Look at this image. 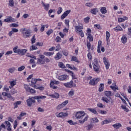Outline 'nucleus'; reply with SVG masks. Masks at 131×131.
I'll list each match as a JSON object with an SVG mask.
<instances>
[{
    "mask_svg": "<svg viewBox=\"0 0 131 131\" xmlns=\"http://www.w3.org/2000/svg\"><path fill=\"white\" fill-rule=\"evenodd\" d=\"M85 115V113H84V112H78L75 115V117L77 118V119H83L82 120H79V123L82 124L84 123L86 120H88V117H84Z\"/></svg>",
    "mask_w": 131,
    "mask_h": 131,
    "instance_id": "obj_1",
    "label": "nucleus"
},
{
    "mask_svg": "<svg viewBox=\"0 0 131 131\" xmlns=\"http://www.w3.org/2000/svg\"><path fill=\"white\" fill-rule=\"evenodd\" d=\"M47 96H34L32 97H29V98L27 100V104L29 107H31L32 104L35 103V99H46Z\"/></svg>",
    "mask_w": 131,
    "mask_h": 131,
    "instance_id": "obj_2",
    "label": "nucleus"
},
{
    "mask_svg": "<svg viewBox=\"0 0 131 131\" xmlns=\"http://www.w3.org/2000/svg\"><path fill=\"white\" fill-rule=\"evenodd\" d=\"M7 99L10 101H15V98L13 97L10 94L7 92H2V93H0V100L6 101V100H7Z\"/></svg>",
    "mask_w": 131,
    "mask_h": 131,
    "instance_id": "obj_3",
    "label": "nucleus"
},
{
    "mask_svg": "<svg viewBox=\"0 0 131 131\" xmlns=\"http://www.w3.org/2000/svg\"><path fill=\"white\" fill-rule=\"evenodd\" d=\"M104 94L105 96L102 97L101 100L103 102L106 103V104H109V103H110V100L108 98H111L110 97L113 96V95H112V92L106 91L104 92Z\"/></svg>",
    "mask_w": 131,
    "mask_h": 131,
    "instance_id": "obj_4",
    "label": "nucleus"
},
{
    "mask_svg": "<svg viewBox=\"0 0 131 131\" xmlns=\"http://www.w3.org/2000/svg\"><path fill=\"white\" fill-rule=\"evenodd\" d=\"M20 31L21 32L23 37L24 38H28L31 36V33H32V31L30 29H27L26 28H21L20 30Z\"/></svg>",
    "mask_w": 131,
    "mask_h": 131,
    "instance_id": "obj_5",
    "label": "nucleus"
},
{
    "mask_svg": "<svg viewBox=\"0 0 131 131\" xmlns=\"http://www.w3.org/2000/svg\"><path fill=\"white\" fill-rule=\"evenodd\" d=\"M92 65L93 70L96 72V73H100V64H99V61L97 58L94 59Z\"/></svg>",
    "mask_w": 131,
    "mask_h": 131,
    "instance_id": "obj_6",
    "label": "nucleus"
},
{
    "mask_svg": "<svg viewBox=\"0 0 131 131\" xmlns=\"http://www.w3.org/2000/svg\"><path fill=\"white\" fill-rule=\"evenodd\" d=\"M36 84V79L34 78H32L31 80V84L30 86L34 88V89H36V90H39V91H43L45 90V87L42 86H37Z\"/></svg>",
    "mask_w": 131,
    "mask_h": 131,
    "instance_id": "obj_7",
    "label": "nucleus"
},
{
    "mask_svg": "<svg viewBox=\"0 0 131 131\" xmlns=\"http://www.w3.org/2000/svg\"><path fill=\"white\" fill-rule=\"evenodd\" d=\"M75 32L76 33H78V34L80 35V36L81 37H84V33H83V31H82V29H83V26H75Z\"/></svg>",
    "mask_w": 131,
    "mask_h": 131,
    "instance_id": "obj_8",
    "label": "nucleus"
},
{
    "mask_svg": "<svg viewBox=\"0 0 131 131\" xmlns=\"http://www.w3.org/2000/svg\"><path fill=\"white\" fill-rule=\"evenodd\" d=\"M85 34L87 36V38L90 42L94 41V37H93V35H92V30L91 28L87 29Z\"/></svg>",
    "mask_w": 131,
    "mask_h": 131,
    "instance_id": "obj_9",
    "label": "nucleus"
},
{
    "mask_svg": "<svg viewBox=\"0 0 131 131\" xmlns=\"http://www.w3.org/2000/svg\"><path fill=\"white\" fill-rule=\"evenodd\" d=\"M24 88L26 90V92L30 93V94H35V93H36V91L30 88L28 84H24Z\"/></svg>",
    "mask_w": 131,
    "mask_h": 131,
    "instance_id": "obj_10",
    "label": "nucleus"
},
{
    "mask_svg": "<svg viewBox=\"0 0 131 131\" xmlns=\"http://www.w3.org/2000/svg\"><path fill=\"white\" fill-rule=\"evenodd\" d=\"M45 58H46V56L40 54L39 55V58H37V64H38L39 65H43V64H45Z\"/></svg>",
    "mask_w": 131,
    "mask_h": 131,
    "instance_id": "obj_11",
    "label": "nucleus"
},
{
    "mask_svg": "<svg viewBox=\"0 0 131 131\" xmlns=\"http://www.w3.org/2000/svg\"><path fill=\"white\" fill-rule=\"evenodd\" d=\"M99 81H100V78H93L92 79H91L90 81H89V84H90V85H97V84H98V82H99Z\"/></svg>",
    "mask_w": 131,
    "mask_h": 131,
    "instance_id": "obj_12",
    "label": "nucleus"
},
{
    "mask_svg": "<svg viewBox=\"0 0 131 131\" xmlns=\"http://www.w3.org/2000/svg\"><path fill=\"white\" fill-rule=\"evenodd\" d=\"M64 85L66 88H69L71 89V88H75V86H76V84L74 83L73 80H71L69 82L64 83Z\"/></svg>",
    "mask_w": 131,
    "mask_h": 131,
    "instance_id": "obj_13",
    "label": "nucleus"
},
{
    "mask_svg": "<svg viewBox=\"0 0 131 131\" xmlns=\"http://www.w3.org/2000/svg\"><path fill=\"white\" fill-rule=\"evenodd\" d=\"M59 83H60V82L58 81L51 80L50 81V87L53 90H56V89H58V86H54V84H59Z\"/></svg>",
    "mask_w": 131,
    "mask_h": 131,
    "instance_id": "obj_14",
    "label": "nucleus"
},
{
    "mask_svg": "<svg viewBox=\"0 0 131 131\" xmlns=\"http://www.w3.org/2000/svg\"><path fill=\"white\" fill-rule=\"evenodd\" d=\"M103 62L105 66L106 70H108L109 67H110V63L109 62V60H108V58L106 57H104L103 58Z\"/></svg>",
    "mask_w": 131,
    "mask_h": 131,
    "instance_id": "obj_15",
    "label": "nucleus"
},
{
    "mask_svg": "<svg viewBox=\"0 0 131 131\" xmlns=\"http://www.w3.org/2000/svg\"><path fill=\"white\" fill-rule=\"evenodd\" d=\"M56 115L58 118H64V117L68 116V114H67V113L61 112L59 114H58V113H56Z\"/></svg>",
    "mask_w": 131,
    "mask_h": 131,
    "instance_id": "obj_16",
    "label": "nucleus"
},
{
    "mask_svg": "<svg viewBox=\"0 0 131 131\" xmlns=\"http://www.w3.org/2000/svg\"><path fill=\"white\" fill-rule=\"evenodd\" d=\"M71 13V10H68L66 11L61 16V20H64Z\"/></svg>",
    "mask_w": 131,
    "mask_h": 131,
    "instance_id": "obj_17",
    "label": "nucleus"
},
{
    "mask_svg": "<svg viewBox=\"0 0 131 131\" xmlns=\"http://www.w3.org/2000/svg\"><path fill=\"white\" fill-rule=\"evenodd\" d=\"M103 47V42L101 40H99L98 42V46L97 48V53L101 54V48Z\"/></svg>",
    "mask_w": 131,
    "mask_h": 131,
    "instance_id": "obj_18",
    "label": "nucleus"
},
{
    "mask_svg": "<svg viewBox=\"0 0 131 131\" xmlns=\"http://www.w3.org/2000/svg\"><path fill=\"white\" fill-rule=\"evenodd\" d=\"M65 71L69 73L70 75L72 76V79H77V77H76V76L75 75V74H74V73H73V72L68 69H65Z\"/></svg>",
    "mask_w": 131,
    "mask_h": 131,
    "instance_id": "obj_19",
    "label": "nucleus"
},
{
    "mask_svg": "<svg viewBox=\"0 0 131 131\" xmlns=\"http://www.w3.org/2000/svg\"><path fill=\"white\" fill-rule=\"evenodd\" d=\"M27 49H18V54L20 55V56H24L25 54L27 53Z\"/></svg>",
    "mask_w": 131,
    "mask_h": 131,
    "instance_id": "obj_20",
    "label": "nucleus"
},
{
    "mask_svg": "<svg viewBox=\"0 0 131 131\" xmlns=\"http://www.w3.org/2000/svg\"><path fill=\"white\" fill-rule=\"evenodd\" d=\"M4 22L7 23H12V22H15V18H13L12 16H8L7 18H5L4 20Z\"/></svg>",
    "mask_w": 131,
    "mask_h": 131,
    "instance_id": "obj_21",
    "label": "nucleus"
},
{
    "mask_svg": "<svg viewBox=\"0 0 131 131\" xmlns=\"http://www.w3.org/2000/svg\"><path fill=\"white\" fill-rule=\"evenodd\" d=\"M49 96L54 99H59V98H60V94L57 92L54 93V94L49 95Z\"/></svg>",
    "mask_w": 131,
    "mask_h": 131,
    "instance_id": "obj_22",
    "label": "nucleus"
},
{
    "mask_svg": "<svg viewBox=\"0 0 131 131\" xmlns=\"http://www.w3.org/2000/svg\"><path fill=\"white\" fill-rule=\"evenodd\" d=\"M66 67H67V68H69L70 69H71V70H75L76 71H77L78 70V69H77L76 67H75L73 65L71 66L69 63H67L66 64Z\"/></svg>",
    "mask_w": 131,
    "mask_h": 131,
    "instance_id": "obj_23",
    "label": "nucleus"
},
{
    "mask_svg": "<svg viewBox=\"0 0 131 131\" xmlns=\"http://www.w3.org/2000/svg\"><path fill=\"white\" fill-rule=\"evenodd\" d=\"M67 78H68V76L67 75H62L58 77L59 80H65V79H67Z\"/></svg>",
    "mask_w": 131,
    "mask_h": 131,
    "instance_id": "obj_24",
    "label": "nucleus"
},
{
    "mask_svg": "<svg viewBox=\"0 0 131 131\" xmlns=\"http://www.w3.org/2000/svg\"><path fill=\"white\" fill-rule=\"evenodd\" d=\"M41 5L43 7L45 10L49 11V8H50V4H45V3H43V2H42Z\"/></svg>",
    "mask_w": 131,
    "mask_h": 131,
    "instance_id": "obj_25",
    "label": "nucleus"
},
{
    "mask_svg": "<svg viewBox=\"0 0 131 131\" xmlns=\"http://www.w3.org/2000/svg\"><path fill=\"white\" fill-rule=\"evenodd\" d=\"M114 30H115L116 32H118V31H123V29H122L120 25H117V26L114 28Z\"/></svg>",
    "mask_w": 131,
    "mask_h": 131,
    "instance_id": "obj_26",
    "label": "nucleus"
},
{
    "mask_svg": "<svg viewBox=\"0 0 131 131\" xmlns=\"http://www.w3.org/2000/svg\"><path fill=\"white\" fill-rule=\"evenodd\" d=\"M90 12L91 14H93V15H97L99 12V10H98V8H93L91 10Z\"/></svg>",
    "mask_w": 131,
    "mask_h": 131,
    "instance_id": "obj_27",
    "label": "nucleus"
},
{
    "mask_svg": "<svg viewBox=\"0 0 131 131\" xmlns=\"http://www.w3.org/2000/svg\"><path fill=\"white\" fill-rule=\"evenodd\" d=\"M61 58H62V54H60V52H58L54 57V59L56 61L60 60Z\"/></svg>",
    "mask_w": 131,
    "mask_h": 131,
    "instance_id": "obj_28",
    "label": "nucleus"
},
{
    "mask_svg": "<svg viewBox=\"0 0 131 131\" xmlns=\"http://www.w3.org/2000/svg\"><path fill=\"white\" fill-rule=\"evenodd\" d=\"M114 128L116 129H118V128H120L122 126V125L120 123H117L112 125Z\"/></svg>",
    "mask_w": 131,
    "mask_h": 131,
    "instance_id": "obj_29",
    "label": "nucleus"
},
{
    "mask_svg": "<svg viewBox=\"0 0 131 131\" xmlns=\"http://www.w3.org/2000/svg\"><path fill=\"white\" fill-rule=\"evenodd\" d=\"M71 61H74L76 63H78V64H79V63H80V61H79V60L77 59V57H76V56H72L71 57Z\"/></svg>",
    "mask_w": 131,
    "mask_h": 131,
    "instance_id": "obj_30",
    "label": "nucleus"
},
{
    "mask_svg": "<svg viewBox=\"0 0 131 131\" xmlns=\"http://www.w3.org/2000/svg\"><path fill=\"white\" fill-rule=\"evenodd\" d=\"M104 83H100L99 86L98 92L102 93L104 91Z\"/></svg>",
    "mask_w": 131,
    "mask_h": 131,
    "instance_id": "obj_31",
    "label": "nucleus"
},
{
    "mask_svg": "<svg viewBox=\"0 0 131 131\" xmlns=\"http://www.w3.org/2000/svg\"><path fill=\"white\" fill-rule=\"evenodd\" d=\"M122 43H126L127 42V37L125 35H123L121 39Z\"/></svg>",
    "mask_w": 131,
    "mask_h": 131,
    "instance_id": "obj_32",
    "label": "nucleus"
},
{
    "mask_svg": "<svg viewBox=\"0 0 131 131\" xmlns=\"http://www.w3.org/2000/svg\"><path fill=\"white\" fill-rule=\"evenodd\" d=\"M87 110H88V111H90L92 113H93V114L98 115V113L97 112V111H96V108H88Z\"/></svg>",
    "mask_w": 131,
    "mask_h": 131,
    "instance_id": "obj_33",
    "label": "nucleus"
},
{
    "mask_svg": "<svg viewBox=\"0 0 131 131\" xmlns=\"http://www.w3.org/2000/svg\"><path fill=\"white\" fill-rule=\"evenodd\" d=\"M43 55H45V56H47V57H51L54 55V52H45L43 53Z\"/></svg>",
    "mask_w": 131,
    "mask_h": 131,
    "instance_id": "obj_34",
    "label": "nucleus"
},
{
    "mask_svg": "<svg viewBox=\"0 0 131 131\" xmlns=\"http://www.w3.org/2000/svg\"><path fill=\"white\" fill-rule=\"evenodd\" d=\"M100 12L101 14H107V9L106 7H101V8L100 9Z\"/></svg>",
    "mask_w": 131,
    "mask_h": 131,
    "instance_id": "obj_35",
    "label": "nucleus"
},
{
    "mask_svg": "<svg viewBox=\"0 0 131 131\" xmlns=\"http://www.w3.org/2000/svg\"><path fill=\"white\" fill-rule=\"evenodd\" d=\"M22 103V101H16L15 102L13 105L14 106V109H16V108H18V105H21Z\"/></svg>",
    "mask_w": 131,
    "mask_h": 131,
    "instance_id": "obj_36",
    "label": "nucleus"
},
{
    "mask_svg": "<svg viewBox=\"0 0 131 131\" xmlns=\"http://www.w3.org/2000/svg\"><path fill=\"white\" fill-rule=\"evenodd\" d=\"M25 115H26V113H21L19 116L17 117V119L21 120V119H22V117H23V116H25Z\"/></svg>",
    "mask_w": 131,
    "mask_h": 131,
    "instance_id": "obj_37",
    "label": "nucleus"
},
{
    "mask_svg": "<svg viewBox=\"0 0 131 131\" xmlns=\"http://www.w3.org/2000/svg\"><path fill=\"white\" fill-rule=\"evenodd\" d=\"M109 38H110V33L108 32V31H106V39L107 42H108V41H110V40H109Z\"/></svg>",
    "mask_w": 131,
    "mask_h": 131,
    "instance_id": "obj_38",
    "label": "nucleus"
},
{
    "mask_svg": "<svg viewBox=\"0 0 131 131\" xmlns=\"http://www.w3.org/2000/svg\"><path fill=\"white\" fill-rule=\"evenodd\" d=\"M110 88L113 91H114V92H116V90L118 91V90H119V88H118V86L111 85Z\"/></svg>",
    "mask_w": 131,
    "mask_h": 131,
    "instance_id": "obj_39",
    "label": "nucleus"
},
{
    "mask_svg": "<svg viewBox=\"0 0 131 131\" xmlns=\"http://www.w3.org/2000/svg\"><path fill=\"white\" fill-rule=\"evenodd\" d=\"M11 86H9L10 89H12L13 86H14V85H16V81L13 80L10 82Z\"/></svg>",
    "mask_w": 131,
    "mask_h": 131,
    "instance_id": "obj_40",
    "label": "nucleus"
},
{
    "mask_svg": "<svg viewBox=\"0 0 131 131\" xmlns=\"http://www.w3.org/2000/svg\"><path fill=\"white\" fill-rule=\"evenodd\" d=\"M121 108L124 110V111H125V112H128V111H129V110H128V108H127V107H126V106L125 105H122L121 106Z\"/></svg>",
    "mask_w": 131,
    "mask_h": 131,
    "instance_id": "obj_41",
    "label": "nucleus"
},
{
    "mask_svg": "<svg viewBox=\"0 0 131 131\" xmlns=\"http://www.w3.org/2000/svg\"><path fill=\"white\" fill-rule=\"evenodd\" d=\"M111 121H109V120H105L101 122V125H104V124H108V123H110Z\"/></svg>",
    "mask_w": 131,
    "mask_h": 131,
    "instance_id": "obj_42",
    "label": "nucleus"
},
{
    "mask_svg": "<svg viewBox=\"0 0 131 131\" xmlns=\"http://www.w3.org/2000/svg\"><path fill=\"white\" fill-rule=\"evenodd\" d=\"M58 66L59 67H60V68H62V69L66 68V67L65 66V65H64V63H63V62H59Z\"/></svg>",
    "mask_w": 131,
    "mask_h": 131,
    "instance_id": "obj_43",
    "label": "nucleus"
},
{
    "mask_svg": "<svg viewBox=\"0 0 131 131\" xmlns=\"http://www.w3.org/2000/svg\"><path fill=\"white\" fill-rule=\"evenodd\" d=\"M62 12H63V8L59 7L57 11V13L58 14V15H60V14H61Z\"/></svg>",
    "mask_w": 131,
    "mask_h": 131,
    "instance_id": "obj_44",
    "label": "nucleus"
},
{
    "mask_svg": "<svg viewBox=\"0 0 131 131\" xmlns=\"http://www.w3.org/2000/svg\"><path fill=\"white\" fill-rule=\"evenodd\" d=\"M53 32L54 31L52 29H49L48 30L46 33L48 36H50V35H51V34H52V33H53Z\"/></svg>",
    "mask_w": 131,
    "mask_h": 131,
    "instance_id": "obj_45",
    "label": "nucleus"
},
{
    "mask_svg": "<svg viewBox=\"0 0 131 131\" xmlns=\"http://www.w3.org/2000/svg\"><path fill=\"white\" fill-rule=\"evenodd\" d=\"M74 95V90L72 89L69 92V96L70 97H72V96Z\"/></svg>",
    "mask_w": 131,
    "mask_h": 131,
    "instance_id": "obj_46",
    "label": "nucleus"
},
{
    "mask_svg": "<svg viewBox=\"0 0 131 131\" xmlns=\"http://www.w3.org/2000/svg\"><path fill=\"white\" fill-rule=\"evenodd\" d=\"M90 19H91V18H90L89 16H87V17H85L84 18V22H85V23L88 24V23H89V22H90Z\"/></svg>",
    "mask_w": 131,
    "mask_h": 131,
    "instance_id": "obj_47",
    "label": "nucleus"
},
{
    "mask_svg": "<svg viewBox=\"0 0 131 131\" xmlns=\"http://www.w3.org/2000/svg\"><path fill=\"white\" fill-rule=\"evenodd\" d=\"M87 56L90 61L93 60V56H92V53H91V52L88 53Z\"/></svg>",
    "mask_w": 131,
    "mask_h": 131,
    "instance_id": "obj_48",
    "label": "nucleus"
},
{
    "mask_svg": "<svg viewBox=\"0 0 131 131\" xmlns=\"http://www.w3.org/2000/svg\"><path fill=\"white\" fill-rule=\"evenodd\" d=\"M92 120L93 123H97V122H99V120L98 118H97V117L93 118Z\"/></svg>",
    "mask_w": 131,
    "mask_h": 131,
    "instance_id": "obj_49",
    "label": "nucleus"
},
{
    "mask_svg": "<svg viewBox=\"0 0 131 131\" xmlns=\"http://www.w3.org/2000/svg\"><path fill=\"white\" fill-rule=\"evenodd\" d=\"M15 70H16V68H15V67H12L8 69V71L10 72V73H13Z\"/></svg>",
    "mask_w": 131,
    "mask_h": 131,
    "instance_id": "obj_50",
    "label": "nucleus"
},
{
    "mask_svg": "<svg viewBox=\"0 0 131 131\" xmlns=\"http://www.w3.org/2000/svg\"><path fill=\"white\" fill-rule=\"evenodd\" d=\"M35 50H37V47L35 46V45L31 46L30 51H34Z\"/></svg>",
    "mask_w": 131,
    "mask_h": 131,
    "instance_id": "obj_51",
    "label": "nucleus"
},
{
    "mask_svg": "<svg viewBox=\"0 0 131 131\" xmlns=\"http://www.w3.org/2000/svg\"><path fill=\"white\" fill-rule=\"evenodd\" d=\"M9 6H10V7H14V3L13 0H9Z\"/></svg>",
    "mask_w": 131,
    "mask_h": 131,
    "instance_id": "obj_52",
    "label": "nucleus"
},
{
    "mask_svg": "<svg viewBox=\"0 0 131 131\" xmlns=\"http://www.w3.org/2000/svg\"><path fill=\"white\" fill-rule=\"evenodd\" d=\"M61 50V45L60 44H57L56 47L55 51L56 52H58Z\"/></svg>",
    "mask_w": 131,
    "mask_h": 131,
    "instance_id": "obj_53",
    "label": "nucleus"
},
{
    "mask_svg": "<svg viewBox=\"0 0 131 131\" xmlns=\"http://www.w3.org/2000/svg\"><path fill=\"white\" fill-rule=\"evenodd\" d=\"M86 47L88 48V51H90L91 50V42L90 41L86 42Z\"/></svg>",
    "mask_w": 131,
    "mask_h": 131,
    "instance_id": "obj_54",
    "label": "nucleus"
},
{
    "mask_svg": "<svg viewBox=\"0 0 131 131\" xmlns=\"http://www.w3.org/2000/svg\"><path fill=\"white\" fill-rule=\"evenodd\" d=\"M61 40H62V39H61V37H60V36H56L55 38V41H56V42H61Z\"/></svg>",
    "mask_w": 131,
    "mask_h": 131,
    "instance_id": "obj_55",
    "label": "nucleus"
},
{
    "mask_svg": "<svg viewBox=\"0 0 131 131\" xmlns=\"http://www.w3.org/2000/svg\"><path fill=\"white\" fill-rule=\"evenodd\" d=\"M68 103H69V101L66 100L61 103V105H62V107H65V106H66V105H67V104H68Z\"/></svg>",
    "mask_w": 131,
    "mask_h": 131,
    "instance_id": "obj_56",
    "label": "nucleus"
},
{
    "mask_svg": "<svg viewBox=\"0 0 131 131\" xmlns=\"http://www.w3.org/2000/svg\"><path fill=\"white\" fill-rule=\"evenodd\" d=\"M35 40H36V39H35V35H34L31 39L32 45L35 43Z\"/></svg>",
    "mask_w": 131,
    "mask_h": 131,
    "instance_id": "obj_57",
    "label": "nucleus"
},
{
    "mask_svg": "<svg viewBox=\"0 0 131 131\" xmlns=\"http://www.w3.org/2000/svg\"><path fill=\"white\" fill-rule=\"evenodd\" d=\"M62 54L63 55H64V56L67 57V56H68V54H69V52L67 50H64L62 51Z\"/></svg>",
    "mask_w": 131,
    "mask_h": 131,
    "instance_id": "obj_58",
    "label": "nucleus"
},
{
    "mask_svg": "<svg viewBox=\"0 0 131 131\" xmlns=\"http://www.w3.org/2000/svg\"><path fill=\"white\" fill-rule=\"evenodd\" d=\"M25 69V67L24 66H22L19 67L17 70L18 71H23V70H24Z\"/></svg>",
    "mask_w": 131,
    "mask_h": 131,
    "instance_id": "obj_59",
    "label": "nucleus"
},
{
    "mask_svg": "<svg viewBox=\"0 0 131 131\" xmlns=\"http://www.w3.org/2000/svg\"><path fill=\"white\" fill-rule=\"evenodd\" d=\"M62 108H64V107L61 104H60L56 106V109H57V110H60V109H62Z\"/></svg>",
    "mask_w": 131,
    "mask_h": 131,
    "instance_id": "obj_60",
    "label": "nucleus"
},
{
    "mask_svg": "<svg viewBox=\"0 0 131 131\" xmlns=\"http://www.w3.org/2000/svg\"><path fill=\"white\" fill-rule=\"evenodd\" d=\"M13 53L18 54V46H16L13 49Z\"/></svg>",
    "mask_w": 131,
    "mask_h": 131,
    "instance_id": "obj_61",
    "label": "nucleus"
},
{
    "mask_svg": "<svg viewBox=\"0 0 131 131\" xmlns=\"http://www.w3.org/2000/svg\"><path fill=\"white\" fill-rule=\"evenodd\" d=\"M85 6L86 7H89V8H92V7L94 6V4H93V3H87L85 4Z\"/></svg>",
    "mask_w": 131,
    "mask_h": 131,
    "instance_id": "obj_62",
    "label": "nucleus"
},
{
    "mask_svg": "<svg viewBox=\"0 0 131 131\" xmlns=\"http://www.w3.org/2000/svg\"><path fill=\"white\" fill-rule=\"evenodd\" d=\"M45 25H41V28L40 29V31L41 32H43L45 31Z\"/></svg>",
    "mask_w": 131,
    "mask_h": 131,
    "instance_id": "obj_63",
    "label": "nucleus"
},
{
    "mask_svg": "<svg viewBox=\"0 0 131 131\" xmlns=\"http://www.w3.org/2000/svg\"><path fill=\"white\" fill-rule=\"evenodd\" d=\"M104 105L102 103H97V107H99V108H104Z\"/></svg>",
    "mask_w": 131,
    "mask_h": 131,
    "instance_id": "obj_64",
    "label": "nucleus"
}]
</instances>
